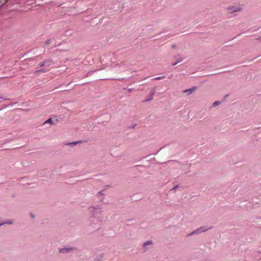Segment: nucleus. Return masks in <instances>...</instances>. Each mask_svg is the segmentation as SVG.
<instances>
[{"label":"nucleus","instance_id":"f257e3e1","mask_svg":"<svg viewBox=\"0 0 261 261\" xmlns=\"http://www.w3.org/2000/svg\"><path fill=\"white\" fill-rule=\"evenodd\" d=\"M51 64L52 62L50 60H46L42 63H40L39 64L40 67H42L44 66L45 67L41 69L37 70L36 72V73L39 74L40 73L46 72L49 71L50 69V66L51 65Z\"/></svg>","mask_w":261,"mask_h":261},{"label":"nucleus","instance_id":"f03ea898","mask_svg":"<svg viewBox=\"0 0 261 261\" xmlns=\"http://www.w3.org/2000/svg\"><path fill=\"white\" fill-rule=\"evenodd\" d=\"M227 10L230 13L240 11L242 10V8L240 5H236L227 8Z\"/></svg>","mask_w":261,"mask_h":261},{"label":"nucleus","instance_id":"7ed1b4c3","mask_svg":"<svg viewBox=\"0 0 261 261\" xmlns=\"http://www.w3.org/2000/svg\"><path fill=\"white\" fill-rule=\"evenodd\" d=\"M91 212L93 213V215L95 217L98 218L99 216V215L101 214V211L99 208H92V210H91Z\"/></svg>","mask_w":261,"mask_h":261},{"label":"nucleus","instance_id":"20e7f679","mask_svg":"<svg viewBox=\"0 0 261 261\" xmlns=\"http://www.w3.org/2000/svg\"><path fill=\"white\" fill-rule=\"evenodd\" d=\"M196 89V87H194L192 88H190L189 89H186V90H184L183 93H187L188 92H189V93H191L193 92H194Z\"/></svg>","mask_w":261,"mask_h":261},{"label":"nucleus","instance_id":"39448f33","mask_svg":"<svg viewBox=\"0 0 261 261\" xmlns=\"http://www.w3.org/2000/svg\"><path fill=\"white\" fill-rule=\"evenodd\" d=\"M206 229H203V227H201V228H200L199 229H198V230L196 231V232H197V231H200V232H204V231H206ZM196 233V231H193V232H192L191 233V234H194V233Z\"/></svg>","mask_w":261,"mask_h":261},{"label":"nucleus","instance_id":"423d86ee","mask_svg":"<svg viewBox=\"0 0 261 261\" xmlns=\"http://www.w3.org/2000/svg\"><path fill=\"white\" fill-rule=\"evenodd\" d=\"M45 123H50V124H53V120L51 119V118H49L48 119H47L44 123V124Z\"/></svg>","mask_w":261,"mask_h":261},{"label":"nucleus","instance_id":"0eeeda50","mask_svg":"<svg viewBox=\"0 0 261 261\" xmlns=\"http://www.w3.org/2000/svg\"><path fill=\"white\" fill-rule=\"evenodd\" d=\"M164 76H159V77H156L154 79V80H161V79H164Z\"/></svg>","mask_w":261,"mask_h":261},{"label":"nucleus","instance_id":"6e6552de","mask_svg":"<svg viewBox=\"0 0 261 261\" xmlns=\"http://www.w3.org/2000/svg\"><path fill=\"white\" fill-rule=\"evenodd\" d=\"M220 104V102L219 101H215L213 103V106H216Z\"/></svg>","mask_w":261,"mask_h":261},{"label":"nucleus","instance_id":"1a4fd4ad","mask_svg":"<svg viewBox=\"0 0 261 261\" xmlns=\"http://www.w3.org/2000/svg\"><path fill=\"white\" fill-rule=\"evenodd\" d=\"M80 142H81V141L74 142H72V143H69V144H70H70H73V145H76L77 143H80Z\"/></svg>","mask_w":261,"mask_h":261},{"label":"nucleus","instance_id":"9d476101","mask_svg":"<svg viewBox=\"0 0 261 261\" xmlns=\"http://www.w3.org/2000/svg\"><path fill=\"white\" fill-rule=\"evenodd\" d=\"M151 242L148 241V242H147V243H144V245H147V244H151Z\"/></svg>","mask_w":261,"mask_h":261},{"label":"nucleus","instance_id":"9b49d317","mask_svg":"<svg viewBox=\"0 0 261 261\" xmlns=\"http://www.w3.org/2000/svg\"><path fill=\"white\" fill-rule=\"evenodd\" d=\"M6 223H8V224H11L12 222H6Z\"/></svg>","mask_w":261,"mask_h":261},{"label":"nucleus","instance_id":"f8f14e48","mask_svg":"<svg viewBox=\"0 0 261 261\" xmlns=\"http://www.w3.org/2000/svg\"><path fill=\"white\" fill-rule=\"evenodd\" d=\"M68 249H63L62 250H60V252H62L63 250H67Z\"/></svg>","mask_w":261,"mask_h":261},{"label":"nucleus","instance_id":"ddd939ff","mask_svg":"<svg viewBox=\"0 0 261 261\" xmlns=\"http://www.w3.org/2000/svg\"><path fill=\"white\" fill-rule=\"evenodd\" d=\"M176 64H177V63H175L173 64V66H174V65H175Z\"/></svg>","mask_w":261,"mask_h":261},{"label":"nucleus","instance_id":"4468645a","mask_svg":"<svg viewBox=\"0 0 261 261\" xmlns=\"http://www.w3.org/2000/svg\"><path fill=\"white\" fill-rule=\"evenodd\" d=\"M8 0H5V3H7L8 2Z\"/></svg>","mask_w":261,"mask_h":261},{"label":"nucleus","instance_id":"2eb2a0df","mask_svg":"<svg viewBox=\"0 0 261 261\" xmlns=\"http://www.w3.org/2000/svg\"><path fill=\"white\" fill-rule=\"evenodd\" d=\"M46 43H47V44H48V43H49V40H48V41L46 42Z\"/></svg>","mask_w":261,"mask_h":261},{"label":"nucleus","instance_id":"dca6fc26","mask_svg":"<svg viewBox=\"0 0 261 261\" xmlns=\"http://www.w3.org/2000/svg\"><path fill=\"white\" fill-rule=\"evenodd\" d=\"M31 216H32V217L33 218H34V216L33 215H31Z\"/></svg>","mask_w":261,"mask_h":261},{"label":"nucleus","instance_id":"f3484780","mask_svg":"<svg viewBox=\"0 0 261 261\" xmlns=\"http://www.w3.org/2000/svg\"><path fill=\"white\" fill-rule=\"evenodd\" d=\"M4 224V223L1 224H0V226H1V225H2V224Z\"/></svg>","mask_w":261,"mask_h":261}]
</instances>
